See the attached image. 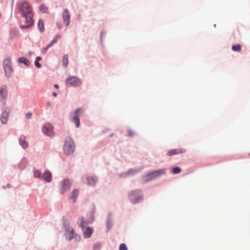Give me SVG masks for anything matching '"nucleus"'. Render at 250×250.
Instances as JSON below:
<instances>
[{
  "mask_svg": "<svg viewBox=\"0 0 250 250\" xmlns=\"http://www.w3.org/2000/svg\"><path fill=\"white\" fill-rule=\"evenodd\" d=\"M249 155H250V154H249Z\"/></svg>",
  "mask_w": 250,
  "mask_h": 250,
  "instance_id": "39",
  "label": "nucleus"
},
{
  "mask_svg": "<svg viewBox=\"0 0 250 250\" xmlns=\"http://www.w3.org/2000/svg\"><path fill=\"white\" fill-rule=\"evenodd\" d=\"M19 8L22 16L32 13L31 6L27 2H23L19 5Z\"/></svg>",
  "mask_w": 250,
  "mask_h": 250,
  "instance_id": "5",
  "label": "nucleus"
},
{
  "mask_svg": "<svg viewBox=\"0 0 250 250\" xmlns=\"http://www.w3.org/2000/svg\"><path fill=\"white\" fill-rule=\"evenodd\" d=\"M26 117L27 119H30L32 117V113L30 112H27L26 115Z\"/></svg>",
  "mask_w": 250,
  "mask_h": 250,
  "instance_id": "34",
  "label": "nucleus"
},
{
  "mask_svg": "<svg viewBox=\"0 0 250 250\" xmlns=\"http://www.w3.org/2000/svg\"><path fill=\"white\" fill-rule=\"evenodd\" d=\"M101 247V245L100 244H96L94 246V250H99L100 249Z\"/></svg>",
  "mask_w": 250,
  "mask_h": 250,
  "instance_id": "31",
  "label": "nucleus"
},
{
  "mask_svg": "<svg viewBox=\"0 0 250 250\" xmlns=\"http://www.w3.org/2000/svg\"><path fill=\"white\" fill-rule=\"evenodd\" d=\"M26 19V22L28 23L26 25H22L21 26V28L22 29H26V28H29L31 27L33 24V20L32 19L33 17V14H29L27 15H24L23 16Z\"/></svg>",
  "mask_w": 250,
  "mask_h": 250,
  "instance_id": "9",
  "label": "nucleus"
},
{
  "mask_svg": "<svg viewBox=\"0 0 250 250\" xmlns=\"http://www.w3.org/2000/svg\"><path fill=\"white\" fill-rule=\"evenodd\" d=\"M0 95L1 98H5L7 96V91L4 86L0 88Z\"/></svg>",
  "mask_w": 250,
  "mask_h": 250,
  "instance_id": "22",
  "label": "nucleus"
},
{
  "mask_svg": "<svg viewBox=\"0 0 250 250\" xmlns=\"http://www.w3.org/2000/svg\"><path fill=\"white\" fill-rule=\"evenodd\" d=\"M141 191L139 190L132 191L129 194V199L134 203H137L143 200L140 194Z\"/></svg>",
  "mask_w": 250,
  "mask_h": 250,
  "instance_id": "4",
  "label": "nucleus"
},
{
  "mask_svg": "<svg viewBox=\"0 0 250 250\" xmlns=\"http://www.w3.org/2000/svg\"><path fill=\"white\" fill-rule=\"evenodd\" d=\"M185 152V150H184L183 148H178V149H171L169 150L167 152V155L168 156H171L172 155H177L179 154L183 153Z\"/></svg>",
  "mask_w": 250,
  "mask_h": 250,
  "instance_id": "13",
  "label": "nucleus"
},
{
  "mask_svg": "<svg viewBox=\"0 0 250 250\" xmlns=\"http://www.w3.org/2000/svg\"><path fill=\"white\" fill-rule=\"evenodd\" d=\"M181 169L179 167H175L172 169L173 174H178L181 172Z\"/></svg>",
  "mask_w": 250,
  "mask_h": 250,
  "instance_id": "27",
  "label": "nucleus"
},
{
  "mask_svg": "<svg viewBox=\"0 0 250 250\" xmlns=\"http://www.w3.org/2000/svg\"><path fill=\"white\" fill-rule=\"evenodd\" d=\"M62 62L63 65L65 67H67L68 62V55L67 54H65L63 56L62 60Z\"/></svg>",
  "mask_w": 250,
  "mask_h": 250,
  "instance_id": "23",
  "label": "nucleus"
},
{
  "mask_svg": "<svg viewBox=\"0 0 250 250\" xmlns=\"http://www.w3.org/2000/svg\"><path fill=\"white\" fill-rule=\"evenodd\" d=\"M61 38V36L60 35H56L52 42L48 44L47 46L44 49V52L46 51L47 49L53 45V44L56 43L57 41Z\"/></svg>",
  "mask_w": 250,
  "mask_h": 250,
  "instance_id": "15",
  "label": "nucleus"
},
{
  "mask_svg": "<svg viewBox=\"0 0 250 250\" xmlns=\"http://www.w3.org/2000/svg\"><path fill=\"white\" fill-rule=\"evenodd\" d=\"M71 183L69 180L64 179L62 180L60 184L59 187L61 193L68 190L70 188Z\"/></svg>",
  "mask_w": 250,
  "mask_h": 250,
  "instance_id": "6",
  "label": "nucleus"
},
{
  "mask_svg": "<svg viewBox=\"0 0 250 250\" xmlns=\"http://www.w3.org/2000/svg\"><path fill=\"white\" fill-rule=\"evenodd\" d=\"M62 16L64 24L67 26L70 23V14L69 12L67 9H64L62 13Z\"/></svg>",
  "mask_w": 250,
  "mask_h": 250,
  "instance_id": "12",
  "label": "nucleus"
},
{
  "mask_svg": "<svg viewBox=\"0 0 250 250\" xmlns=\"http://www.w3.org/2000/svg\"><path fill=\"white\" fill-rule=\"evenodd\" d=\"M83 230V236L85 238L90 237L93 231L92 229L90 227L85 228Z\"/></svg>",
  "mask_w": 250,
  "mask_h": 250,
  "instance_id": "14",
  "label": "nucleus"
},
{
  "mask_svg": "<svg viewBox=\"0 0 250 250\" xmlns=\"http://www.w3.org/2000/svg\"><path fill=\"white\" fill-rule=\"evenodd\" d=\"M38 27L41 32L44 31V24L42 20H39L38 23Z\"/></svg>",
  "mask_w": 250,
  "mask_h": 250,
  "instance_id": "25",
  "label": "nucleus"
},
{
  "mask_svg": "<svg viewBox=\"0 0 250 250\" xmlns=\"http://www.w3.org/2000/svg\"><path fill=\"white\" fill-rule=\"evenodd\" d=\"M53 127L51 124H45L42 128V131L45 135L51 136L53 134Z\"/></svg>",
  "mask_w": 250,
  "mask_h": 250,
  "instance_id": "10",
  "label": "nucleus"
},
{
  "mask_svg": "<svg viewBox=\"0 0 250 250\" xmlns=\"http://www.w3.org/2000/svg\"><path fill=\"white\" fill-rule=\"evenodd\" d=\"M106 226H107V228H108V229H109L111 228L112 224L109 221H108L107 222Z\"/></svg>",
  "mask_w": 250,
  "mask_h": 250,
  "instance_id": "33",
  "label": "nucleus"
},
{
  "mask_svg": "<svg viewBox=\"0 0 250 250\" xmlns=\"http://www.w3.org/2000/svg\"><path fill=\"white\" fill-rule=\"evenodd\" d=\"M53 95L54 96V97H56L57 95V94L55 92H53Z\"/></svg>",
  "mask_w": 250,
  "mask_h": 250,
  "instance_id": "37",
  "label": "nucleus"
},
{
  "mask_svg": "<svg viewBox=\"0 0 250 250\" xmlns=\"http://www.w3.org/2000/svg\"><path fill=\"white\" fill-rule=\"evenodd\" d=\"M42 177L46 182H50L52 179L51 173L48 171H46L43 173Z\"/></svg>",
  "mask_w": 250,
  "mask_h": 250,
  "instance_id": "16",
  "label": "nucleus"
},
{
  "mask_svg": "<svg viewBox=\"0 0 250 250\" xmlns=\"http://www.w3.org/2000/svg\"><path fill=\"white\" fill-rule=\"evenodd\" d=\"M88 223L84 221L83 218H82V221L81 223V226L83 229L84 228H86V226L88 225Z\"/></svg>",
  "mask_w": 250,
  "mask_h": 250,
  "instance_id": "28",
  "label": "nucleus"
},
{
  "mask_svg": "<svg viewBox=\"0 0 250 250\" xmlns=\"http://www.w3.org/2000/svg\"><path fill=\"white\" fill-rule=\"evenodd\" d=\"M119 250H127V248L125 244L123 243L120 245Z\"/></svg>",
  "mask_w": 250,
  "mask_h": 250,
  "instance_id": "30",
  "label": "nucleus"
},
{
  "mask_svg": "<svg viewBox=\"0 0 250 250\" xmlns=\"http://www.w3.org/2000/svg\"><path fill=\"white\" fill-rule=\"evenodd\" d=\"M9 111H7L6 110H5L2 113L1 115V122L3 124H6L7 122V119L9 115Z\"/></svg>",
  "mask_w": 250,
  "mask_h": 250,
  "instance_id": "17",
  "label": "nucleus"
},
{
  "mask_svg": "<svg viewBox=\"0 0 250 250\" xmlns=\"http://www.w3.org/2000/svg\"><path fill=\"white\" fill-rule=\"evenodd\" d=\"M128 132L129 136L130 137H133L135 134V133L133 130L130 129L128 130Z\"/></svg>",
  "mask_w": 250,
  "mask_h": 250,
  "instance_id": "32",
  "label": "nucleus"
},
{
  "mask_svg": "<svg viewBox=\"0 0 250 250\" xmlns=\"http://www.w3.org/2000/svg\"><path fill=\"white\" fill-rule=\"evenodd\" d=\"M79 191L78 189H74L71 193L69 198L73 200V202H75L76 198L79 194Z\"/></svg>",
  "mask_w": 250,
  "mask_h": 250,
  "instance_id": "20",
  "label": "nucleus"
},
{
  "mask_svg": "<svg viewBox=\"0 0 250 250\" xmlns=\"http://www.w3.org/2000/svg\"><path fill=\"white\" fill-rule=\"evenodd\" d=\"M40 11L44 13H48V7L45 5V4H42L40 6Z\"/></svg>",
  "mask_w": 250,
  "mask_h": 250,
  "instance_id": "26",
  "label": "nucleus"
},
{
  "mask_svg": "<svg viewBox=\"0 0 250 250\" xmlns=\"http://www.w3.org/2000/svg\"><path fill=\"white\" fill-rule=\"evenodd\" d=\"M25 140L26 138L24 136H21L19 139L20 144L23 148H26L28 147V143Z\"/></svg>",
  "mask_w": 250,
  "mask_h": 250,
  "instance_id": "18",
  "label": "nucleus"
},
{
  "mask_svg": "<svg viewBox=\"0 0 250 250\" xmlns=\"http://www.w3.org/2000/svg\"><path fill=\"white\" fill-rule=\"evenodd\" d=\"M165 173V169H161L156 171H154L151 173L148 174L147 177L149 178V179H152L153 178H156L160 175L164 174Z\"/></svg>",
  "mask_w": 250,
  "mask_h": 250,
  "instance_id": "11",
  "label": "nucleus"
},
{
  "mask_svg": "<svg viewBox=\"0 0 250 250\" xmlns=\"http://www.w3.org/2000/svg\"><path fill=\"white\" fill-rule=\"evenodd\" d=\"M54 86L56 88H58L59 87V86L56 84H54Z\"/></svg>",
  "mask_w": 250,
  "mask_h": 250,
  "instance_id": "38",
  "label": "nucleus"
},
{
  "mask_svg": "<svg viewBox=\"0 0 250 250\" xmlns=\"http://www.w3.org/2000/svg\"><path fill=\"white\" fill-rule=\"evenodd\" d=\"M34 176L36 178H41V172L38 170H35L34 172Z\"/></svg>",
  "mask_w": 250,
  "mask_h": 250,
  "instance_id": "29",
  "label": "nucleus"
},
{
  "mask_svg": "<svg viewBox=\"0 0 250 250\" xmlns=\"http://www.w3.org/2000/svg\"><path fill=\"white\" fill-rule=\"evenodd\" d=\"M65 237L68 240H71L74 236L76 239L80 240V236L77 234H75L74 230L73 228H68L65 229Z\"/></svg>",
  "mask_w": 250,
  "mask_h": 250,
  "instance_id": "7",
  "label": "nucleus"
},
{
  "mask_svg": "<svg viewBox=\"0 0 250 250\" xmlns=\"http://www.w3.org/2000/svg\"><path fill=\"white\" fill-rule=\"evenodd\" d=\"M35 65L38 68H40L41 66V64L38 61L35 62Z\"/></svg>",
  "mask_w": 250,
  "mask_h": 250,
  "instance_id": "35",
  "label": "nucleus"
},
{
  "mask_svg": "<svg viewBox=\"0 0 250 250\" xmlns=\"http://www.w3.org/2000/svg\"><path fill=\"white\" fill-rule=\"evenodd\" d=\"M41 60V58L40 57H37L36 58V60L35 61H38L39 62V61H40Z\"/></svg>",
  "mask_w": 250,
  "mask_h": 250,
  "instance_id": "36",
  "label": "nucleus"
},
{
  "mask_svg": "<svg viewBox=\"0 0 250 250\" xmlns=\"http://www.w3.org/2000/svg\"><path fill=\"white\" fill-rule=\"evenodd\" d=\"M83 112V110L82 108H79L70 114L71 121L75 123L77 127H79L80 126L79 117Z\"/></svg>",
  "mask_w": 250,
  "mask_h": 250,
  "instance_id": "2",
  "label": "nucleus"
},
{
  "mask_svg": "<svg viewBox=\"0 0 250 250\" xmlns=\"http://www.w3.org/2000/svg\"><path fill=\"white\" fill-rule=\"evenodd\" d=\"M75 148L74 143L70 138H66L65 141L63 150L65 154L68 155L73 152Z\"/></svg>",
  "mask_w": 250,
  "mask_h": 250,
  "instance_id": "1",
  "label": "nucleus"
},
{
  "mask_svg": "<svg viewBox=\"0 0 250 250\" xmlns=\"http://www.w3.org/2000/svg\"><path fill=\"white\" fill-rule=\"evenodd\" d=\"M241 49H242V46L240 44H237L233 45L232 46V50L233 51L240 52V51H241Z\"/></svg>",
  "mask_w": 250,
  "mask_h": 250,
  "instance_id": "24",
  "label": "nucleus"
},
{
  "mask_svg": "<svg viewBox=\"0 0 250 250\" xmlns=\"http://www.w3.org/2000/svg\"><path fill=\"white\" fill-rule=\"evenodd\" d=\"M87 181L88 185L94 186L97 182V179L93 177H88L87 178Z\"/></svg>",
  "mask_w": 250,
  "mask_h": 250,
  "instance_id": "19",
  "label": "nucleus"
},
{
  "mask_svg": "<svg viewBox=\"0 0 250 250\" xmlns=\"http://www.w3.org/2000/svg\"><path fill=\"white\" fill-rule=\"evenodd\" d=\"M65 84L67 85L77 87L81 85L82 81L77 77L70 76L66 79Z\"/></svg>",
  "mask_w": 250,
  "mask_h": 250,
  "instance_id": "3",
  "label": "nucleus"
},
{
  "mask_svg": "<svg viewBox=\"0 0 250 250\" xmlns=\"http://www.w3.org/2000/svg\"><path fill=\"white\" fill-rule=\"evenodd\" d=\"M3 64L5 75L7 76H10L12 72L10 60L9 59L4 60L3 62Z\"/></svg>",
  "mask_w": 250,
  "mask_h": 250,
  "instance_id": "8",
  "label": "nucleus"
},
{
  "mask_svg": "<svg viewBox=\"0 0 250 250\" xmlns=\"http://www.w3.org/2000/svg\"><path fill=\"white\" fill-rule=\"evenodd\" d=\"M18 62L19 63H24L27 66H29L30 63L29 61L27 59L24 57L20 58L18 60Z\"/></svg>",
  "mask_w": 250,
  "mask_h": 250,
  "instance_id": "21",
  "label": "nucleus"
}]
</instances>
